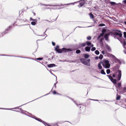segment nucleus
<instances>
[{
  "instance_id": "obj_36",
  "label": "nucleus",
  "mask_w": 126,
  "mask_h": 126,
  "mask_svg": "<svg viewBox=\"0 0 126 126\" xmlns=\"http://www.w3.org/2000/svg\"><path fill=\"white\" fill-rule=\"evenodd\" d=\"M124 36L125 38H126V32H124Z\"/></svg>"
},
{
  "instance_id": "obj_25",
  "label": "nucleus",
  "mask_w": 126,
  "mask_h": 126,
  "mask_svg": "<svg viewBox=\"0 0 126 126\" xmlns=\"http://www.w3.org/2000/svg\"><path fill=\"white\" fill-rule=\"evenodd\" d=\"M55 6L54 8V9H57L59 8V6L58 5H57L56 6Z\"/></svg>"
},
{
  "instance_id": "obj_22",
  "label": "nucleus",
  "mask_w": 126,
  "mask_h": 126,
  "mask_svg": "<svg viewBox=\"0 0 126 126\" xmlns=\"http://www.w3.org/2000/svg\"><path fill=\"white\" fill-rule=\"evenodd\" d=\"M110 57L112 58L113 59H116V58L114 56L112 55L111 54L110 55Z\"/></svg>"
},
{
  "instance_id": "obj_4",
  "label": "nucleus",
  "mask_w": 126,
  "mask_h": 126,
  "mask_svg": "<svg viewBox=\"0 0 126 126\" xmlns=\"http://www.w3.org/2000/svg\"><path fill=\"white\" fill-rule=\"evenodd\" d=\"M107 76L109 77V79L114 84H116V80L115 79H113L111 76L108 75Z\"/></svg>"
},
{
  "instance_id": "obj_48",
  "label": "nucleus",
  "mask_w": 126,
  "mask_h": 126,
  "mask_svg": "<svg viewBox=\"0 0 126 126\" xmlns=\"http://www.w3.org/2000/svg\"><path fill=\"white\" fill-rule=\"evenodd\" d=\"M75 2H74V3H72V4H74V3H75Z\"/></svg>"
},
{
  "instance_id": "obj_1",
  "label": "nucleus",
  "mask_w": 126,
  "mask_h": 126,
  "mask_svg": "<svg viewBox=\"0 0 126 126\" xmlns=\"http://www.w3.org/2000/svg\"><path fill=\"white\" fill-rule=\"evenodd\" d=\"M59 46H57L55 48V50L58 53H61L63 52H65L71 51V50L69 49H66L63 48L62 49H60L59 48Z\"/></svg>"
},
{
  "instance_id": "obj_35",
  "label": "nucleus",
  "mask_w": 126,
  "mask_h": 126,
  "mask_svg": "<svg viewBox=\"0 0 126 126\" xmlns=\"http://www.w3.org/2000/svg\"><path fill=\"white\" fill-rule=\"evenodd\" d=\"M80 50H77L76 51V53H80Z\"/></svg>"
},
{
  "instance_id": "obj_47",
  "label": "nucleus",
  "mask_w": 126,
  "mask_h": 126,
  "mask_svg": "<svg viewBox=\"0 0 126 126\" xmlns=\"http://www.w3.org/2000/svg\"><path fill=\"white\" fill-rule=\"evenodd\" d=\"M124 52L126 54V52H125V51H124Z\"/></svg>"
},
{
  "instance_id": "obj_49",
  "label": "nucleus",
  "mask_w": 126,
  "mask_h": 126,
  "mask_svg": "<svg viewBox=\"0 0 126 126\" xmlns=\"http://www.w3.org/2000/svg\"><path fill=\"white\" fill-rule=\"evenodd\" d=\"M117 91H118V90H117Z\"/></svg>"
},
{
  "instance_id": "obj_24",
  "label": "nucleus",
  "mask_w": 126,
  "mask_h": 126,
  "mask_svg": "<svg viewBox=\"0 0 126 126\" xmlns=\"http://www.w3.org/2000/svg\"><path fill=\"white\" fill-rule=\"evenodd\" d=\"M95 53L97 55H98L99 54V52L97 50H96L95 51Z\"/></svg>"
},
{
  "instance_id": "obj_20",
  "label": "nucleus",
  "mask_w": 126,
  "mask_h": 126,
  "mask_svg": "<svg viewBox=\"0 0 126 126\" xmlns=\"http://www.w3.org/2000/svg\"><path fill=\"white\" fill-rule=\"evenodd\" d=\"M104 34L103 33H102L100 34V35L98 37L97 39H98L100 37L102 36Z\"/></svg>"
},
{
  "instance_id": "obj_5",
  "label": "nucleus",
  "mask_w": 126,
  "mask_h": 126,
  "mask_svg": "<svg viewBox=\"0 0 126 126\" xmlns=\"http://www.w3.org/2000/svg\"><path fill=\"white\" fill-rule=\"evenodd\" d=\"M116 74L118 75V80H120L121 76V71L120 70H118V71L116 73Z\"/></svg>"
},
{
  "instance_id": "obj_30",
  "label": "nucleus",
  "mask_w": 126,
  "mask_h": 126,
  "mask_svg": "<svg viewBox=\"0 0 126 126\" xmlns=\"http://www.w3.org/2000/svg\"><path fill=\"white\" fill-rule=\"evenodd\" d=\"M118 85V87H120L121 86V83H118L117 84Z\"/></svg>"
},
{
  "instance_id": "obj_33",
  "label": "nucleus",
  "mask_w": 126,
  "mask_h": 126,
  "mask_svg": "<svg viewBox=\"0 0 126 126\" xmlns=\"http://www.w3.org/2000/svg\"><path fill=\"white\" fill-rule=\"evenodd\" d=\"M31 24L33 25H35L36 24V23L35 22H31Z\"/></svg>"
},
{
  "instance_id": "obj_38",
  "label": "nucleus",
  "mask_w": 126,
  "mask_h": 126,
  "mask_svg": "<svg viewBox=\"0 0 126 126\" xmlns=\"http://www.w3.org/2000/svg\"><path fill=\"white\" fill-rule=\"evenodd\" d=\"M43 58H36V59L39 60H42Z\"/></svg>"
},
{
  "instance_id": "obj_29",
  "label": "nucleus",
  "mask_w": 126,
  "mask_h": 126,
  "mask_svg": "<svg viewBox=\"0 0 126 126\" xmlns=\"http://www.w3.org/2000/svg\"><path fill=\"white\" fill-rule=\"evenodd\" d=\"M106 31V30L105 29H103L102 30V33H104Z\"/></svg>"
},
{
  "instance_id": "obj_34",
  "label": "nucleus",
  "mask_w": 126,
  "mask_h": 126,
  "mask_svg": "<svg viewBox=\"0 0 126 126\" xmlns=\"http://www.w3.org/2000/svg\"><path fill=\"white\" fill-rule=\"evenodd\" d=\"M123 3L124 4H126V0H124L123 1Z\"/></svg>"
},
{
  "instance_id": "obj_42",
  "label": "nucleus",
  "mask_w": 126,
  "mask_h": 126,
  "mask_svg": "<svg viewBox=\"0 0 126 126\" xmlns=\"http://www.w3.org/2000/svg\"><path fill=\"white\" fill-rule=\"evenodd\" d=\"M112 76L113 77L115 78L116 76V75L115 74H114Z\"/></svg>"
},
{
  "instance_id": "obj_14",
  "label": "nucleus",
  "mask_w": 126,
  "mask_h": 126,
  "mask_svg": "<svg viewBox=\"0 0 126 126\" xmlns=\"http://www.w3.org/2000/svg\"><path fill=\"white\" fill-rule=\"evenodd\" d=\"M90 49V48L88 47H86L85 48V50L87 51H89Z\"/></svg>"
},
{
  "instance_id": "obj_31",
  "label": "nucleus",
  "mask_w": 126,
  "mask_h": 126,
  "mask_svg": "<svg viewBox=\"0 0 126 126\" xmlns=\"http://www.w3.org/2000/svg\"><path fill=\"white\" fill-rule=\"evenodd\" d=\"M120 97L119 95H117L116 99L117 100H119L120 99Z\"/></svg>"
},
{
  "instance_id": "obj_12",
  "label": "nucleus",
  "mask_w": 126,
  "mask_h": 126,
  "mask_svg": "<svg viewBox=\"0 0 126 126\" xmlns=\"http://www.w3.org/2000/svg\"><path fill=\"white\" fill-rule=\"evenodd\" d=\"M120 41L123 43V45L124 46L126 45V43L125 40H121Z\"/></svg>"
},
{
  "instance_id": "obj_2",
  "label": "nucleus",
  "mask_w": 126,
  "mask_h": 126,
  "mask_svg": "<svg viewBox=\"0 0 126 126\" xmlns=\"http://www.w3.org/2000/svg\"><path fill=\"white\" fill-rule=\"evenodd\" d=\"M102 62L103 66L104 68H110V65L108 61L106 60Z\"/></svg>"
},
{
  "instance_id": "obj_37",
  "label": "nucleus",
  "mask_w": 126,
  "mask_h": 126,
  "mask_svg": "<svg viewBox=\"0 0 126 126\" xmlns=\"http://www.w3.org/2000/svg\"><path fill=\"white\" fill-rule=\"evenodd\" d=\"M91 37L90 36H89L87 37V39L88 40H90L91 39Z\"/></svg>"
},
{
  "instance_id": "obj_18",
  "label": "nucleus",
  "mask_w": 126,
  "mask_h": 126,
  "mask_svg": "<svg viewBox=\"0 0 126 126\" xmlns=\"http://www.w3.org/2000/svg\"><path fill=\"white\" fill-rule=\"evenodd\" d=\"M101 74L104 75H105L106 74L105 73L103 69L101 71Z\"/></svg>"
},
{
  "instance_id": "obj_11",
  "label": "nucleus",
  "mask_w": 126,
  "mask_h": 126,
  "mask_svg": "<svg viewBox=\"0 0 126 126\" xmlns=\"http://www.w3.org/2000/svg\"><path fill=\"white\" fill-rule=\"evenodd\" d=\"M84 3V1H82L80 3V6L79 5L78 6L79 7H81L82 6Z\"/></svg>"
},
{
  "instance_id": "obj_8",
  "label": "nucleus",
  "mask_w": 126,
  "mask_h": 126,
  "mask_svg": "<svg viewBox=\"0 0 126 126\" xmlns=\"http://www.w3.org/2000/svg\"><path fill=\"white\" fill-rule=\"evenodd\" d=\"M86 44L88 46H90L91 47H92L94 46V45L92 44L91 43L89 42H87Z\"/></svg>"
},
{
  "instance_id": "obj_44",
  "label": "nucleus",
  "mask_w": 126,
  "mask_h": 126,
  "mask_svg": "<svg viewBox=\"0 0 126 126\" xmlns=\"http://www.w3.org/2000/svg\"><path fill=\"white\" fill-rule=\"evenodd\" d=\"M30 20H34L32 19L31 18H30Z\"/></svg>"
},
{
  "instance_id": "obj_41",
  "label": "nucleus",
  "mask_w": 126,
  "mask_h": 126,
  "mask_svg": "<svg viewBox=\"0 0 126 126\" xmlns=\"http://www.w3.org/2000/svg\"><path fill=\"white\" fill-rule=\"evenodd\" d=\"M52 44L53 46H55V43L54 42H52Z\"/></svg>"
},
{
  "instance_id": "obj_43",
  "label": "nucleus",
  "mask_w": 126,
  "mask_h": 126,
  "mask_svg": "<svg viewBox=\"0 0 126 126\" xmlns=\"http://www.w3.org/2000/svg\"><path fill=\"white\" fill-rule=\"evenodd\" d=\"M95 59H96V60H97V59H98V57H95Z\"/></svg>"
},
{
  "instance_id": "obj_3",
  "label": "nucleus",
  "mask_w": 126,
  "mask_h": 126,
  "mask_svg": "<svg viewBox=\"0 0 126 126\" xmlns=\"http://www.w3.org/2000/svg\"><path fill=\"white\" fill-rule=\"evenodd\" d=\"M80 61L83 64L86 65L88 66L90 65V59L86 60L84 59H80Z\"/></svg>"
},
{
  "instance_id": "obj_28",
  "label": "nucleus",
  "mask_w": 126,
  "mask_h": 126,
  "mask_svg": "<svg viewBox=\"0 0 126 126\" xmlns=\"http://www.w3.org/2000/svg\"><path fill=\"white\" fill-rule=\"evenodd\" d=\"M105 26V25L103 24H99V26L102 27V26Z\"/></svg>"
},
{
  "instance_id": "obj_39",
  "label": "nucleus",
  "mask_w": 126,
  "mask_h": 126,
  "mask_svg": "<svg viewBox=\"0 0 126 126\" xmlns=\"http://www.w3.org/2000/svg\"><path fill=\"white\" fill-rule=\"evenodd\" d=\"M53 93L54 94H58V93H56L55 91H53Z\"/></svg>"
},
{
  "instance_id": "obj_45",
  "label": "nucleus",
  "mask_w": 126,
  "mask_h": 126,
  "mask_svg": "<svg viewBox=\"0 0 126 126\" xmlns=\"http://www.w3.org/2000/svg\"><path fill=\"white\" fill-rule=\"evenodd\" d=\"M56 84L55 83L54 84V86H55V87H56Z\"/></svg>"
},
{
  "instance_id": "obj_9",
  "label": "nucleus",
  "mask_w": 126,
  "mask_h": 126,
  "mask_svg": "<svg viewBox=\"0 0 126 126\" xmlns=\"http://www.w3.org/2000/svg\"><path fill=\"white\" fill-rule=\"evenodd\" d=\"M48 67L49 68L52 67L56 66V65L54 64H51L47 65Z\"/></svg>"
},
{
  "instance_id": "obj_27",
  "label": "nucleus",
  "mask_w": 126,
  "mask_h": 126,
  "mask_svg": "<svg viewBox=\"0 0 126 126\" xmlns=\"http://www.w3.org/2000/svg\"><path fill=\"white\" fill-rule=\"evenodd\" d=\"M103 56L102 55H100L99 57V58L100 59H101L103 58Z\"/></svg>"
},
{
  "instance_id": "obj_21",
  "label": "nucleus",
  "mask_w": 126,
  "mask_h": 126,
  "mask_svg": "<svg viewBox=\"0 0 126 126\" xmlns=\"http://www.w3.org/2000/svg\"><path fill=\"white\" fill-rule=\"evenodd\" d=\"M89 15L90 18H94V16L91 13L89 14Z\"/></svg>"
},
{
  "instance_id": "obj_6",
  "label": "nucleus",
  "mask_w": 126,
  "mask_h": 126,
  "mask_svg": "<svg viewBox=\"0 0 126 126\" xmlns=\"http://www.w3.org/2000/svg\"><path fill=\"white\" fill-rule=\"evenodd\" d=\"M35 119L36 120H37L38 121H39L41 122H42V123H44V124L45 125H48V126H50V125H48L47 123L44 122L43 121H42L41 119H40L37 118H36Z\"/></svg>"
},
{
  "instance_id": "obj_16",
  "label": "nucleus",
  "mask_w": 126,
  "mask_h": 126,
  "mask_svg": "<svg viewBox=\"0 0 126 126\" xmlns=\"http://www.w3.org/2000/svg\"><path fill=\"white\" fill-rule=\"evenodd\" d=\"M86 44V42L85 43H83L81 44H80V46L81 47L85 46Z\"/></svg>"
},
{
  "instance_id": "obj_17",
  "label": "nucleus",
  "mask_w": 126,
  "mask_h": 126,
  "mask_svg": "<svg viewBox=\"0 0 126 126\" xmlns=\"http://www.w3.org/2000/svg\"><path fill=\"white\" fill-rule=\"evenodd\" d=\"M84 58H87L89 57V56L87 54H84Z\"/></svg>"
},
{
  "instance_id": "obj_40",
  "label": "nucleus",
  "mask_w": 126,
  "mask_h": 126,
  "mask_svg": "<svg viewBox=\"0 0 126 126\" xmlns=\"http://www.w3.org/2000/svg\"><path fill=\"white\" fill-rule=\"evenodd\" d=\"M124 90L125 92H126V87L124 88Z\"/></svg>"
},
{
  "instance_id": "obj_23",
  "label": "nucleus",
  "mask_w": 126,
  "mask_h": 126,
  "mask_svg": "<svg viewBox=\"0 0 126 126\" xmlns=\"http://www.w3.org/2000/svg\"><path fill=\"white\" fill-rule=\"evenodd\" d=\"M107 73V74H109L110 73V69H108L106 71Z\"/></svg>"
},
{
  "instance_id": "obj_19",
  "label": "nucleus",
  "mask_w": 126,
  "mask_h": 126,
  "mask_svg": "<svg viewBox=\"0 0 126 126\" xmlns=\"http://www.w3.org/2000/svg\"><path fill=\"white\" fill-rule=\"evenodd\" d=\"M106 48L109 51H110V47L108 45L106 46Z\"/></svg>"
},
{
  "instance_id": "obj_26",
  "label": "nucleus",
  "mask_w": 126,
  "mask_h": 126,
  "mask_svg": "<svg viewBox=\"0 0 126 126\" xmlns=\"http://www.w3.org/2000/svg\"><path fill=\"white\" fill-rule=\"evenodd\" d=\"M102 53L103 54H107V52L106 51L103 50L102 51Z\"/></svg>"
},
{
  "instance_id": "obj_15",
  "label": "nucleus",
  "mask_w": 126,
  "mask_h": 126,
  "mask_svg": "<svg viewBox=\"0 0 126 126\" xmlns=\"http://www.w3.org/2000/svg\"><path fill=\"white\" fill-rule=\"evenodd\" d=\"M109 35V34H107L105 35V37L106 40L107 41L108 40V36Z\"/></svg>"
},
{
  "instance_id": "obj_10",
  "label": "nucleus",
  "mask_w": 126,
  "mask_h": 126,
  "mask_svg": "<svg viewBox=\"0 0 126 126\" xmlns=\"http://www.w3.org/2000/svg\"><path fill=\"white\" fill-rule=\"evenodd\" d=\"M116 35H118L120 37H121L122 35V34L120 32H116Z\"/></svg>"
},
{
  "instance_id": "obj_32",
  "label": "nucleus",
  "mask_w": 126,
  "mask_h": 126,
  "mask_svg": "<svg viewBox=\"0 0 126 126\" xmlns=\"http://www.w3.org/2000/svg\"><path fill=\"white\" fill-rule=\"evenodd\" d=\"M96 49L95 47H92L91 49V50L92 51H94Z\"/></svg>"
},
{
  "instance_id": "obj_46",
  "label": "nucleus",
  "mask_w": 126,
  "mask_h": 126,
  "mask_svg": "<svg viewBox=\"0 0 126 126\" xmlns=\"http://www.w3.org/2000/svg\"><path fill=\"white\" fill-rule=\"evenodd\" d=\"M125 24L126 25V21H125Z\"/></svg>"
},
{
  "instance_id": "obj_13",
  "label": "nucleus",
  "mask_w": 126,
  "mask_h": 126,
  "mask_svg": "<svg viewBox=\"0 0 126 126\" xmlns=\"http://www.w3.org/2000/svg\"><path fill=\"white\" fill-rule=\"evenodd\" d=\"M111 4L113 5H118L119 4H120L121 3H119L118 4H116V3L115 2H109Z\"/></svg>"
},
{
  "instance_id": "obj_7",
  "label": "nucleus",
  "mask_w": 126,
  "mask_h": 126,
  "mask_svg": "<svg viewBox=\"0 0 126 126\" xmlns=\"http://www.w3.org/2000/svg\"><path fill=\"white\" fill-rule=\"evenodd\" d=\"M102 62H100L98 64V67L99 69H101L102 68Z\"/></svg>"
}]
</instances>
